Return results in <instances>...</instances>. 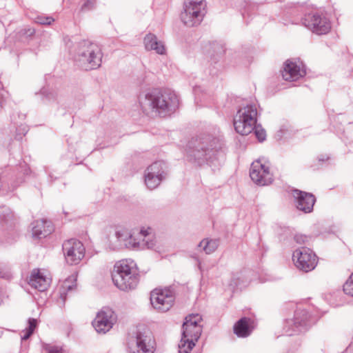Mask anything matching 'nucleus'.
I'll use <instances>...</instances> for the list:
<instances>
[{"instance_id":"1","label":"nucleus","mask_w":353,"mask_h":353,"mask_svg":"<svg viewBox=\"0 0 353 353\" xmlns=\"http://www.w3.org/2000/svg\"><path fill=\"white\" fill-rule=\"evenodd\" d=\"M224 146L222 139L210 134L192 138L186 150L188 160L199 166L218 167L225 158Z\"/></svg>"},{"instance_id":"2","label":"nucleus","mask_w":353,"mask_h":353,"mask_svg":"<svg viewBox=\"0 0 353 353\" xmlns=\"http://www.w3.org/2000/svg\"><path fill=\"white\" fill-rule=\"evenodd\" d=\"M139 103L145 114L155 113L160 117H166L176 110L179 99L174 92L153 90L141 96Z\"/></svg>"},{"instance_id":"3","label":"nucleus","mask_w":353,"mask_h":353,"mask_svg":"<svg viewBox=\"0 0 353 353\" xmlns=\"http://www.w3.org/2000/svg\"><path fill=\"white\" fill-rule=\"evenodd\" d=\"M103 52L101 47L88 40L78 43L74 61L81 69L89 71L99 68L102 63Z\"/></svg>"},{"instance_id":"4","label":"nucleus","mask_w":353,"mask_h":353,"mask_svg":"<svg viewBox=\"0 0 353 353\" xmlns=\"http://www.w3.org/2000/svg\"><path fill=\"white\" fill-rule=\"evenodd\" d=\"M114 284L119 290H134L139 281V274L136 264L132 261L122 260L115 263L112 273Z\"/></svg>"},{"instance_id":"5","label":"nucleus","mask_w":353,"mask_h":353,"mask_svg":"<svg viewBox=\"0 0 353 353\" xmlns=\"http://www.w3.org/2000/svg\"><path fill=\"white\" fill-rule=\"evenodd\" d=\"M205 8L204 0H184L180 14L181 22L187 27L199 26L205 14Z\"/></svg>"},{"instance_id":"6","label":"nucleus","mask_w":353,"mask_h":353,"mask_svg":"<svg viewBox=\"0 0 353 353\" xmlns=\"http://www.w3.org/2000/svg\"><path fill=\"white\" fill-rule=\"evenodd\" d=\"M257 120V110L254 104L247 105L240 108L234 118V126L237 133L248 135L255 127Z\"/></svg>"},{"instance_id":"7","label":"nucleus","mask_w":353,"mask_h":353,"mask_svg":"<svg viewBox=\"0 0 353 353\" xmlns=\"http://www.w3.org/2000/svg\"><path fill=\"white\" fill-rule=\"evenodd\" d=\"M155 341L152 333L146 329L138 330L128 343V353H154Z\"/></svg>"},{"instance_id":"8","label":"nucleus","mask_w":353,"mask_h":353,"mask_svg":"<svg viewBox=\"0 0 353 353\" xmlns=\"http://www.w3.org/2000/svg\"><path fill=\"white\" fill-rule=\"evenodd\" d=\"M292 261L295 267L303 272L313 270L318 263L316 254L311 249L305 247H301L294 251Z\"/></svg>"},{"instance_id":"9","label":"nucleus","mask_w":353,"mask_h":353,"mask_svg":"<svg viewBox=\"0 0 353 353\" xmlns=\"http://www.w3.org/2000/svg\"><path fill=\"white\" fill-rule=\"evenodd\" d=\"M302 23L307 29L318 35L325 34L331 30L330 19L322 13L312 12L305 14Z\"/></svg>"},{"instance_id":"10","label":"nucleus","mask_w":353,"mask_h":353,"mask_svg":"<svg viewBox=\"0 0 353 353\" xmlns=\"http://www.w3.org/2000/svg\"><path fill=\"white\" fill-rule=\"evenodd\" d=\"M311 324L310 315L306 310L299 308L295 311L293 319L285 321L283 329L287 335L292 336L306 330Z\"/></svg>"},{"instance_id":"11","label":"nucleus","mask_w":353,"mask_h":353,"mask_svg":"<svg viewBox=\"0 0 353 353\" xmlns=\"http://www.w3.org/2000/svg\"><path fill=\"white\" fill-rule=\"evenodd\" d=\"M174 293L170 288L155 289L150 294V302L153 307L159 312L168 311L174 304Z\"/></svg>"},{"instance_id":"12","label":"nucleus","mask_w":353,"mask_h":353,"mask_svg":"<svg viewBox=\"0 0 353 353\" xmlns=\"http://www.w3.org/2000/svg\"><path fill=\"white\" fill-rule=\"evenodd\" d=\"M202 317L199 314H191L187 316L182 325V339L186 341H197L202 332L201 324Z\"/></svg>"},{"instance_id":"13","label":"nucleus","mask_w":353,"mask_h":353,"mask_svg":"<svg viewBox=\"0 0 353 353\" xmlns=\"http://www.w3.org/2000/svg\"><path fill=\"white\" fill-rule=\"evenodd\" d=\"M62 249L66 262L72 265L78 264L85 255L83 243L77 239L65 241L62 245Z\"/></svg>"},{"instance_id":"14","label":"nucleus","mask_w":353,"mask_h":353,"mask_svg":"<svg viewBox=\"0 0 353 353\" xmlns=\"http://www.w3.org/2000/svg\"><path fill=\"white\" fill-rule=\"evenodd\" d=\"M250 176L254 183L261 186L270 185L273 181V176L270 172L269 166L263 163L260 159L252 163Z\"/></svg>"},{"instance_id":"15","label":"nucleus","mask_w":353,"mask_h":353,"mask_svg":"<svg viewBox=\"0 0 353 353\" xmlns=\"http://www.w3.org/2000/svg\"><path fill=\"white\" fill-rule=\"evenodd\" d=\"M116 321L117 315L114 312L108 307H104L97 313L92 325L98 333L105 334L112 327Z\"/></svg>"},{"instance_id":"16","label":"nucleus","mask_w":353,"mask_h":353,"mask_svg":"<svg viewBox=\"0 0 353 353\" xmlns=\"http://www.w3.org/2000/svg\"><path fill=\"white\" fill-rule=\"evenodd\" d=\"M163 163L156 161L148 166L145 172V183L146 186L153 190L157 188L165 179Z\"/></svg>"},{"instance_id":"17","label":"nucleus","mask_w":353,"mask_h":353,"mask_svg":"<svg viewBox=\"0 0 353 353\" xmlns=\"http://www.w3.org/2000/svg\"><path fill=\"white\" fill-rule=\"evenodd\" d=\"M294 196L296 199V208L305 213L311 212L316 201L314 196L306 192L296 190L294 191Z\"/></svg>"},{"instance_id":"18","label":"nucleus","mask_w":353,"mask_h":353,"mask_svg":"<svg viewBox=\"0 0 353 353\" xmlns=\"http://www.w3.org/2000/svg\"><path fill=\"white\" fill-rule=\"evenodd\" d=\"M139 241L136 240L132 243L133 247H137L141 249H154L156 246V239L152 234V229L148 228L147 229L141 228L138 234Z\"/></svg>"},{"instance_id":"19","label":"nucleus","mask_w":353,"mask_h":353,"mask_svg":"<svg viewBox=\"0 0 353 353\" xmlns=\"http://www.w3.org/2000/svg\"><path fill=\"white\" fill-rule=\"evenodd\" d=\"M305 73V71L301 69L300 66L296 63L288 60L284 63L282 77L285 81H294L303 77Z\"/></svg>"},{"instance_id":"20","label":"nucleus","mask_w":353,"mask_h":353,"mask_svg":"<svg viewBox=\"0 0 353 353\" xmlns=\"http://www.w3.org/2000/svg\"><path fill=\"white\" fill-rule=\"evenodd\" d=\"M50 279L37 269L32 270L28 281V283L32 288L40 292L46 290L50 285Z\"/></svg>"},{"instance_id":"21","label":"nucleus","mask_w":353,"mask_h":353,"mask_svg":"<svg viewBox=\"0 0 353 353\" xmlns=\"http://www.w3.org/2000/svg\"><path fill=\"white\" fill-rule=\"evenodd\" d=\"M32 226V236L38 239L47 236L54 230L51 221L43 219L34 221Z\"/></svg>"},{"instance_id":"22","label":"nucleus","mask_w":353,"mask_h":353,"mask_svg":"<svg viewBox=\"0 0 353 353\" xmlns=\"http://www.w3.org/2000/svg\"><path fill=\"white\" fill-rule=\"evenodd\" d=\"M254 322L250 318L243 317L234 325V333L239 337H247L254 328Z\"/></svg>"},{"instance_id":"23","label":"nucleus","mask_w":353,"mask_h":353,"mask_svg":"<svg viewBox=\"0 0 353 353\" xmlns=\"http://www.w3.org/2000/svg\"><path fill=\"white\" fill-rule=\"evenodd\" d=\"M145 48L147 50H154L159 54L165 53V48L163 43L159 41L157 36L149 33L146 34L143 39Z\"/></svg>"},{"instance_id":"24","label":"nucleus","mask_w":353,"mask_h":353,"mask_svg":"<svg viewBox=\"0 0 353 353\" xmlns=\"http://www.w3.org/2000/svg\"><path fill=\"white\" fill-rule=\"evenodd\" d=\"M116 239L115 245L113 249L119 248L123 245H127L125 241L129 239V243H132L135 241V239L128 232V231L123 228H117L114 236Z\"/></svg>"},{"instance_id":"25","label":"nucleus","mask_w":353,"mask_h":353,"mask_svg":"<svg viewBox=\"0 0 353 353\" xmlns=\"http://www.w3.org/2000/svg\"><path fill=\"white\" fill-rule=\"evenodd\" d=\"M218 246L219 241L216 239H204L199 244V247L202 248L207 254L214 252Z\"/></svg>"},{"instance_id":"26","label":"nucleus","mask_w":353,"mask_h":353,"mask_svg":"<svg viewBox=\"0 0 353 353\" xmlns=\"http://www.w3.org/2000/svg\"><path fill=\"white\" fill-rule=\"evenodd\" d=\"M39 94L41 96L43 103L45 104H51L57 102V94L53 91L42 89Z\"/></svg>"},{"instance_id":"27","label":"nucleus","mask_w":353,"mask_h":353,"mask_svg":"<svg viewBox=\"0 0 353 353\" xmlns=\"http://www.w3.org/2000/svg\"><path fill=\"white\" fill-rule=\"evenodd\" d=\"M76 276L72 275V276L66 279L63 283L62 290L60 291V298L63 303L66 298V290L68 291L72 290L73 288L76 286V285L70 283L72 281H76Z\"/></svg>"},{"instance_id":"28","label":"nucleus","mask_w":353,"mask_h":353,"mask_svg":"<svg viewBox=\"0 0 353 353\" xmlns=\"http://www.w3.org/2000/svg\"><path fill=\"white\" fill-rule=\"evenodd\" d=\"M194 345V341L190 340L186 341L181 338L179 344V353H190Z\"/></svg>"},{"instance_id":"29","label":"nucleus","mask_w":353,"mask_h":353,"mask_svg":"<svg viewBox=\"0 0 353 353\" xmlns=\"http://www.w3.org/2000/svg\"><path fill=\"white\" fill-rule=\"evenodd\" d=\"M343 291L346 294L353 296V272L343 285Z\"/></svg>"},{"instance_id":"30","label":"nucleus","mask_w":353,"mask_h":353,"mask_svg":"<svg viewBox=\"0 0 353 353\" xmlns=\"http://www.w3.org/2000/svg\"><path fill=\"white\" fill-rule=\"evenodd\" d=\"M253 131L254 132L256 137L258 139V140L260 142H262L265 139V138H266L265 131L260 125H256V123Z\"/></svg>"},{"instance_id":"31","label":"nucleus","mask_w":353,"mask_h":353,"mask_svg":"<svg viewBox=\"0 0 353 353\" xmlns=\"http://www.w3.org/2000/svg\"><path fill=\"white\" fill-rule=\"evenodd\" d=\"M241 273L236 272L232 274L230 285L234 289L241 285Z\"/></svg>"},{"instance_id":"32","label":"nucleus","mask_w":353,"mask_h":353,"mask_svg":"<svg viewBox=\"0 0 353 353\" xmlns=\"http://www.w3.org/2000/svg\"><path fill=\"white\" fill-rule=\"evenodd\" d=\"M12 276L10 269L6 265L0 263V278L10 280Z\"/></svg>"},{"instance_id":"33","label":"nucleus","mask_w":353,"mask_h":353,"mask_svg":"<svg viewBox=\"0 0 353 353\" xmlns=\"http://www.w3.org/2000/svg\"><path fill=\"white\" fill-rule=\"evenodd\" d=\"M54 19L51 17H46L44 15H38L35 18V21L37 23L41 24V25H50L51 24Z\"/></svg>"},{"instance_id":"34","label":"nucleus","mask_w":353,"mask_h":353,"mask_svg":"<svg viewBox=\"0 0 353 353\" xmlns=\"http://www.w3.org/2000/svg\"><path fill=\"white\" fill-rule=\"evenodd\" d=\"M44 350L47 353H63L61 347L46 344L43 345Z\"/></svg>"},{"instance_id":"35","label":"nucleus","mask_w":353,"mask_h":353,"mask_svg":"<svg viewBox=\"0 0 353 353\" xmlns=\"http://www.w3.org/2000/svg\"><path fill=\"white\" fill-rule=\"evenodd\" d=\"M294 239L298 244H305L310 241V236L302 234H296Z\"/></svg>"},{"instance_id":"36","label":"nucleus","mask_w":353,"mask_h":353,"mask_svg":"<svg viewBox=\"0 0 353 353\" xmlns=\"http://www.w3.org/2000/svg\"><path fill=\"white\" fill-rule=\"evenodd\" d=\"M37 325V322L35 319H29L28 327L26 329H28V330H29V331L34 332V330L36 328Z\"/></svg>"},{"instance_id":"37","label":"nucleus","mask_w":353,"mask_h":353,"mask_svg":"<svg viewBox=\"0 0 353 353\" xmlns=\"http://www.w3.org/2000/svg\"><path fill=\"white\" fill-rule=\"evenodd\" d=\"M22 333L23 334L21 335V340H27L32 334V332L28 330V329H25L22 331Z\"/></svg>"},{"instance_id":"38","label":"nucleus","mask_w":353,"mask_h":353,"mask_svg":"<svg viewBox=\"0 0 353 353\" xmlns=\"http://www.w3.org/2000/svg\"><path fill=\"white\" fill-rule=\"evenodd\" d=\"M92 5H93V3L91 1L88 0L82 6L81 9L83 10L90 9V8L92 7Z\"/></svg>"},{"instance_id":"39","label":"nucleus","mask_w":353,"mask_h":353,"mask_svg":"<svg viewBox=\"0 0 353 353\" xmlns=\"http://www.w3.org/2000/svg\"><path fill=\"white\" fill-rule=\"evenodd\" d=\"M3 297H4V292L2 290V289H0V305L3 302Z\"/></svg>"},{"instance_id":"40","label":"nucleus","mask_w":353,"mask_h":353,"mask_svg":"<svg viewBox=\"0 0 353 353\" xmlns=\"http://www.w3.org/2000/svg\"><path fill=\"white\" fill-rule=\"evenodd\" d=\"M3 101L4 100L3 99L2 94H0V106L3 105Z\"/></svg>"},{"instance_id":"41","label":"nucleus","mask_w":353,"mask_h":353,"mask_svg":"<svg viewBox=\"0 0 353 353\" xmlns=\"http://www.w3.org/2000/svg\"><path fill=\"white\" fill-rule=\"evenodd\" d=\"M23 131L25 132L24 134L27 132V130L26 128H23Z\"/></svg>"}]
</instances>
